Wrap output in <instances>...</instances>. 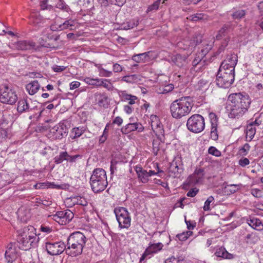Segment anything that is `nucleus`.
Masks as SVG:
<instances>
[{
  "label": "nucleus",
  "mask_w": 263,
  "mask_h": 263,
  "mask_svg": "<svg viewBox=\"0 0 263 263\" xmlns=\"http://www.w3.org/2000/svg\"><path fill=\"white\" fill-rule=\"evenodd\" d=\"M17 242L20 249L23 250L30 249L39 241L35 229L31 226L25 227L17 231Z\"/></svg>",
  "instance_id": "1"
},
{
  "label": "nucleus",
  "mask_w": 263,
  "mask_h": 263,
  "mask_svg": "<svg viewBox=\"0 0 263 263\" xmlns=\"http://www.w3.org/2000/svg\"><path fill=\"white\" fill-rule=\"evenodd\" d=\"M87 240L85 236L80 232L71 234L67 238L66 253L73 257L81 254Z\"/></svg>",
  "instance_id": "2"
},
{
  "label": "nucleus",
  "mask_w": 263,
  "mask_h": 263,
  "mask_svg": "<svg viewBox=\"0 0 263 263\" xmlns=\"http://www.w3.org/2000/svg\"><path fill=\"white\" fill-rule=\"evenodd\" d=\"M229 100L231 103L230 115L231 118L238 117L243 115L248 110L250 104L249 97L240 93L230 95Z\"/></svg>",
  "instance_id": "3"
},
{
  "label": "nucleus",
  "mask_w": 263,
  "mask_h": 263,
  "mask_svg": "<svg viewBox=\"0 0 263 263\" xmlns=\"http://www.w3.org/2000/svg\"><path fill=\"white\" fill-rule=\"evenodd\" d=\"M193 106V100L190 97H182L173 101L170 106L172 117L177 119L187 116Z\"/></svg>",
  "instance_id": "4"
},
{
  "label": "nucleus",
  "mask_w": 263,
  "mask_h": 263,
  "mask_svg": "<svg viewBox=\"0 0 263 263\" xmlns=\"http://www.w3.org/2000/svg\"><path fill=\"white\" fill-rule=\"evenodd\" d=\"M151 120L152 128L157 137V139H153V151L154 154L157 155L160 149L161 144L165 141L164 130L162 124L156 116H151Z\"/></svg>",
  "instance_id": "5"
},
{
  "label": "nucleus",
  "mask_w": 263,
  "mask_h": 263,
  "mask_svg": "<svg viewBox=\"0 0 263 263\" xmlns=\"http://www.w3.org/2000/svg\"><path fill=\"white\" fill-rule=\"evenodd\" d=\"M90 182L93 192L99 193L104 191L108 184L105 170L100 168L94 170L91 176Z\"/></svg>",
  "instance_id": "6"
},
{
  "label": "nucleus",
  "mask_w": 263,
  "mask_h": 263,
  "mask_svg": "<svg viewBox=\"0 0 263 263\" xmlns=\"http://www.w3.org/2000/svg\"><path fill=\"white\" fill-rule=\"evenodd\" d=\"M186 126L187 129L193 133H200L204 129V119L200 115H193L188 119Z\"/></svg>",
  "instance_id": "7"
},
{
  "label": "nucleus",
  "mask_w": 263,
  "mask_h": 263,
  "mask_svg": "<svg viewBox=\"0 0 263 263\" xmlns=\"http://www.w3.org/2000/svg\"><path fill=\"white\" fill-rule=\"evenodd\" d=\"M114 213L120 228L128 229L130 226L131 218L126 209L117 207L114 209Z\"/></svg>",
  "instance_id": "8"
},
{
  "label": "nucleus",
  "mask_w": 263,
  "mask_h": 263,
  "mask_svg": "<svg viewBox=\"0 0 263 263\" xmlns=\"http://www.w3.org/2000/svg\"><path fill=\"white\" fill-rule=\"evenodd\" d=\"M234 80V76L232 73H226L223 69H219L216 80V84L221 88H228L233 83Z\"/></svg>",
  "instance_id": "9"
},
{
  "label": "nucleus",
  "mask_w": 263,
  "mask_h": 263,
  "mask_svg": "<svg viewBox=\"0 0 263 263\" xmlns=\"http://www.w3.org/2000/svg\"><path fill=\"white\" fill-rule=\"evenodd\" d=\"M0 93V101L2 103L12 105L17 100L15 91L7 86L1 88Z\"/></svg>",
  "instance_id": "10"
},
{
  "label": "nucleus",
  "mask_w": 263,
  "mask_h": 263,
  "mask_svg": "<svg viewBox=\"0 0 263 263\" xmlns=\"http://www.w3.org/2000/svg\"><path fill=\"white\" fill-rule=\"evenodd\" d=\"M46 250L50 255H58L66 251V245L62 241L47 242L45 245Z\"/></svg>",
  "instance_id": "11"
},
{
  "label": "nucleus",
  "mask_w": 263,
  "mask_h": 263,
  "mask_svg": "<svg viewBox=\"0 0 263 263\" xmlns=\"http://www.w3.org/2000/svg\"><path fill=\"white\" fill-rule=\"evenodd\" d=\"M50 132L52 134L54 138L61 139L64 137L67 136L68 128L64 122H60L58 125L54 126L50 130Z\"/></svg>",
  "instance_id": "12"
},
{
  "label": "nucleus",
  "mask_w": 263,
  "mask_h": 263,
  "mask_svg": "<svg viewBox=\"0 0 263 263\" xmlns=\"http://www.w3.org/2000/svg\"><path fill=\"white\" fill-rule=\"evenodd\" d=\"M204 174V171L203 168H196L194 173L188 177L186 181L187 184L193 185L202 182Z\"/></svg>",
  "instance_id": "13"
},
{
  "label": "nucleus",
  "mask_w": 263,
  "mask_h": 263,
  "mask_svg": "<svg viewBox=\"0 0 263 263\" xmlns=\"http://www.w3.org/2000/svg\"><path fill=\"white\" fill-rule=\"evenodd\" d=\"M144 130V127L139 122L129 123L121 128V131L123 134H128L134 131H137L139 133Z\"/></svg>",
  "instance_id": "14"
},
{
  "label": "nucleus",
  "mask_w": 263,
  "mask_h": 263,
  "mask_svg": "<svg viewBox=\"0 0 263 263\" xmlns=\"http://www.w3.org/2000/svg\"><path fill=\"white\" fill-rule=\"evenodd\" d=\"M163 247V245L161 242L149 244V246L146 249L141 257L140 262H142V261L144 260L147 255L153 253H156L161 250Z\"/></svg>",
  "instance_id": "15"
},
{
  "label": "nucleus",
  "mask_w": 263,
  "mask_h": 263,
  "mask_svg": "<svg viewBox=\"0 0 263 263\" xmlns=\"http://www.w3.org/2000/svg\"><path fill=\"white\" fill-rule=\"evenodd\" d=\"M5 255L8 263H12L17 258L16 248L12 243H10L8 245Z\"/></svg>",
  "instance_id": "16"
},
{
  "label": "nucleus",
  "mask_w": 263,
  "mask_h": 263,
  "mask_svg": "<svg viewBox=\"0 0 263 263\" xmlns=\"http://www.w3.org/2000/svg\"><path fill=\"white\" fill-rule=\"evenodd\" d=\"M209 118L211 123V137L214 140H216L218 138L217 133L218 118L215 114L210 112Z\"/></svg>",
  "instance_id": "17"
},
{
  "label": "nucleus",
  "mask_w": 263,
  "mask_h": 263,
  "mask_svg": "<svg viewBox=\"0 0 263 263\" xmlns=\"http://www.w3.org/2000/svg\"><path fill=\"white\" fill-rule=\"evenodd\" d=\"M153 52L152 51L135 54L133 56L132 60L137 63H145L149 61L152 58Z\"/></svg>",
  "instance_id": "18"
},
{
  "label": "nucleus",
  "mask_w": 263,
  "mask_h": 263,
  "mask_svg": "<svg viewBox=\"0 0 263 263\" xmlns=\"http://www.w3.org/2000/svg\"><path fill=\"white\" fill-rule=\"evenodd\" d=\"M237 62V57L235 54H232L224 60L220 66V68L224 69V66L230 68L231 70H234L235 66Z\"/></svg>",
  "instance_id": "19"
},
{
  "label": "nucleus",
  "mask_w": 263,
  "mask_h": 263,
  "mask_svg": "<svg viewBox=\"0 0 263 263\" xmlns=\"http://www.w3.org/2000/svg\"><path fill=\"white\" fill-rule=\"evenodd\" d=\"M234 29V26L231 23H228L224 24L221 29L218 31L216 36L217 40H221L223 37H226L229 33L231 32Z\"/></svg>",
  "instance_id": "20"
},
{
  "label": "nucleus",
  "mask_w": 263,
  "mask_h": 263,
  "mask_svg": "<svg viewBox=\"0 0 263 263\" xmlns=\"http://www.w3.org/2000/svg\"><path fill=\"white\" fill-rule=\"evenodd\" d=\"M41 8L43 10H49L51 12L50 15H46L45 19L52 20L54 18L57 14L53 6L48 4V0H44L40 3Z\"/></svg>",
  "instance_id": "21"
},
{
  "label": "nucleus",
  "mask_w": 263,
  "mask_h": 263,
  "mask_svg": "<svg viewBox=\"0 0 263 263\" xmlns=\"http://www.w3.org/2000/svg\"><path fill=\"white\" fill-rule=\"evenodd\" d=\"M13 46L17 50H27L33 48L35 46V44L32 42L20 41L14 43Z\"/></svg>",
  "instance_id": "22"
},
{
  "label": "nucleus",
  "mask_w": 263,
  "mask_h": 263,
  "mask_svg": "<svg viewBox=\"0 0 263 263\" xmlns=\"http://www.w3.org/2000/svg\"><path fill=\"white\" fill-rule=\"evenodd\" d=\"M18 218L22 222H26L30 218V210L25 206H21L17 211Z\"/></svg>",
  "instance_id": "23"
},
{
  "label": "nucleus",
  "mask_w": 263,
  "mask_h": 263,
  "mask_svg": "<svg viewBox=\"0 0 263 263\" xmlns=\"http://www.w3.org/2000/svg\"><path fill=\"white\" fill-rule=\"evenodd\" d=\"M29 102H31L30 100H28L26 99H21L17 103V110L20 113L24 112H28L32 109L30 106Z\"/></svg>",
  "instance_id": "24"
},
{
  "label": "nucleus",
  "mask_w": 263,
  "mask_h": 263,
  "mask_svg": "<svg viewBox=\"0 0 263 263\" xmlns=\"http://www.w3.org/2000/svg\"><path fill=\"white\" fill-rule=\"evenodd\" d=\"M247 222L251 228L256 230L261 231L263 230V224L258 218L250 217L247 219Z\"/></svg>",
  "instance_id": "25"
},
{
  "label": "nucleus",
  "mask_w": 263,
  "mask_h": 263,
  "mask_svg": "<svg viewBox=\"0 0 263 263\" xmlns=\"http://www.w3.org/2000/svg\"><path fill=\"white\" fill-rule=\"evenodd\" d=\"M76 24V22L75 20L69 19L67 21H65L63 24H60L57 28V30L58 31L64 30L65 29H69L72 30L73 29Z\"/></svg>",
  "instance_id": "26"
},
{
  "label": "nucleus",
  "mask_w": 263,
  "mask_h": 263,
  "mask_svg": "<svg viewBox=\"0 0 263 263\" xmlns=\"http://www.w3.org/2000/svg\"><path fill=\"white\" fill-rule=\"evenodd\" d=\"M40 88V85L36 80L33 81L26 86L27 91L30 95H34Z\"/></svg>",
  "instance_id": "27"
},
{
  "label": "nucleus",
  "mask_w": 263,
  "mask_h": 263,
  "mask_svg": "<svg viewBox=\"0 0 263 263\" xmlns=\"http://www.w3.org/2000/svg\"><path fill=\"white\" fill-rule=\"evenodd\" d=\"M31 22L35 26L40 27L43 24L44 19L38 12H33L31 15Z\"/></svg>",
  "instance_id": "28"
},
{
  "label": "nucleus",
  "mask_w": 263,
  "mask_h": 263,
  "mask_svg": "<svg viewBox=\"0 0 263 263\" xmlns=\"http://www.w3.org/2000/svg\"><path fill=\"white\" fill-rule=\"evenodd\" d=\"M59 215L63 220L64 225L68 223L73 217V213L69 210L59 211Z\"/></svg>",
  "instance_id": "29"
},
{
  "label": "nucleus",
  "mask_w": 263,
  "mask_h": 263,
  "mask_svg": "<svg viewBox=\"0 0 263 263\" xmlns=\"http://www.w3.org/2000/svg\"><path fill=\"white\" fill-rule=\"evenodd\" d=\"M120 97L121 98L122 101H128V104L130 105L134 104L135 103V101L138 99L136 96L128 94L125 91H121Z\"/></svg>",
  "instance_id": "30"
},
{
  "label": "nucleus",
  "mask_w": 263,
  "mask_h": 263,
  "mask_svg": "<svg viewBox=\"0 0 263 263\" xmlns=\"http://www.w3.org/2000/svg\"><path fill=\"white\" fill-rule=\"evenodd\" d=\"M173 62L177 66L181 67L186 63V57L178 54L172 57Z\"/></svg>",
  "instance_id": "31"
},
{
  "label": "nucleus",
  "mask_w": 263,
  "mask_h": 263,
  "mask_svg": "<svg viewBox=\"0 0 263 263\" xmlns=\"http://www.w3.org/2000/svg\"><path fill=\"white\" fill-rule=\"evenodd\" d=\"M86 130L84 126H80L72 128L70 137L72 139L80 137Z\"/></svg>",
  "instance_id": "32"
},
{
  "label": "nucleus",
  "mask_w": 263,
  "mask_h": 263,
  "mask_svg": "<svg viewBox=\"0 0 263 263\" xmlns=\"http://www.w3.org/2000/svg\"><path fill=\"white\" fill-rule=\"evenodd\" d=\"M256 133V129L253 127V124H249L247 127L246 140L251 141L253 138Z\"/></svg>",
  "instance_id": "33"
},
{
  "label": "nucleus",
  "mask_w": 263,
  "mask_h": 263,
  "mask_svg": "<svg viewBox=\"0 0 263 263\" xmlns=\"http://www.w3.org/2000/svg\"><path fill=\"white\" fill-rule=\"evenodd\" d=\"M207 17L206 14L196 13L189 16L187 18L193 22H197L201 20H206Z\"/></svg>",
  "instance_id": "34"
},
{
  "label": "nucleus",
  "mask_w": 263,
  "mask_h": 263,
  "mask_svg": "<svg viewBox=\"0 0 263 263\" xmlns=\"http://www.w3.org/2000/svg\"><path fill=\"white\" fill-rule=\"evenodd\" d=\"M72 200L73 204L81 205L83 206H86L88 204L86 199L84 197L81 196H74L72 198Z\"/></svg>",
  "instance_id": "35"
},
{
  "label": "nucleus",
  "mask_w": 263,
  "mask_h": 263,
  "mask_svg": "<svg viewBox=\"0 0 263 263\" xmlns=\"http://www.w3.org/2000/svg\"><path fill=\"white\" fill-rule=\"evenodd\" d=\"M138 20H133L123 24L121 27L122 29L125 30L130 29L136 27L138 25Z\"/></svg>",
  "instance_id": "36"
},
{
  "label": "nucleus",
  "mask_w": 263,
  "mask_h": 263,
  "mask_svg": "<svg viewBox=\"0 0 263 263\" xmlns=\"http://www.w3.org/2000/svg\"><path fill=\"white\" fill-rule=\"evenodd\" d=\"M68 154L66 152H63L60 153L59 156H56L54 158V162L57 164L62 163L64 160L68 161Z\"/></svg>",
  "instance_id": "37"
},
{
  "label": "nucleus",
  "mask_w": 263,
  "mask_h": 263,
  "mask_svg": "<svg viewBox=\"0 0 263 263\" xmlns=\"http://www.w3.org/2000/svg\"><path fill=\"white\" fill-rule=\"evenodd\" d=\"M139 80V76L137 74L125 76L122 78V80L123 81L129 83L137 82Z\"/></svg>",
  "instance_id": "38"
},
{
  "label": "nucleus",
  "mask_w": 263,
  "mask_h": 263,
  "mask_svg": "<svg viewBox=\"0 0 263 263\" xmlns=\"http://www.w3.org/2000/svg\"><path fill=\"white\" fill-rule=\"evenodd\" d=\"M246 241L248 244H254L258 240V237L254 233L248 234L246 237Z\"/></svg>",
  "instance_id": "39"
},
{
  "label": "nucleus",
  "mask_w": 263,
  "mask_h": 263,
  "mask_svg": "<svg viewBox=\"0 0 263 263\" xmlns=\"http://www.w3.org/2000/svg\"><path fill=\"white\" fill-rule=\"evenodd\" d=\"M215 255L217 257H222L223 258H230L231 255L224 248H220L215 252Z\"/></svg>",
  "instance_id": "40"
},
{
  "label": "nucleus",
  "mask_w": 263,
  "mask_h": 263,
  "mask_svg": "<svg viewBox=\"0 0 263 263\" xmlns=\"http://www.w3.org/2000/svg\"><path fill=\"white\" fill-rule=\"evenodd\" d=\"M85 82L89 85L100 87L102 79H91L87 78L85 79Z\"/></svg>",
  "instance_id": "41"
},
{
  "label": "nucleus",
  "mask_w": 263,
  "mask_h": 263,
  "mask_svg": "<svg viewBox=\"0 0 263 263\" xmlns=\"http://www.w3.org/2000/svg\"><path fill=\"white\" fill-rule=\"evenodd\" d=\"M56 7L67 12L71 11L69 6L63 0L58 1L56 4Z\"/></svg>",
  "instance_id": "42"
},
{
  "label": "nucleus",
  "mask_w": 263,
  "mask_h": 263,
  "mask_svg": "<svg viewBox=\"0 0 263 263\" xmlns=\"http://www.w3.org/2000/svg\"><path fill=\"white\" fill-rule=\"evenodd\" d=\"M161 4V0L156 1L153 4L149 5L147 9L146 12H151L153 11H156L158 9L160 5Z\"/></svg>",
  "instance_id": "43"
},
{
  "label": "nucleus",
  "mask_w": 263,
  "mask_h": 263,
  "mask_svg": "<svg viewBox=\"0 0 263 263\" xmlns=\"http://www.w3.org/2000/svg\"><path fill=\"white\" fill-rule=\"evenodd\" d=\"M230 40V37H226L223 42L221 43V46L219 47L218 50L216 52V55H218L221 52H223L225 48L228 44V43Z\"/></svg>",
  "instance_id": "44"
},
{
  "label": "nucleus",
  "mask_w": 263,
  "mask_h": 263,
  "mask_svg": "<svg viewBox=\"0 0 263 263\" xmlns=\"http://www.w3.org/2000/svg\"><path fill=\"white\" fill-rule=\"evenodd\" d=\"M230 40V37H226L223 42L221 43V46L219 47L218 50L216 52V55H218L221 52H223L225 48L228 44V43Z\"/></svg>",
  "instance_id": "45"
},
{
  "label": "nucleus",
  "mask_w": 263,
  "mask_h": 263,
  "mask_svg": "<svg viewBox=\"0 0 263 263\" xmlns=\"http://www.w3.org/2000/svg\"><path fill=\"white\" fill-rule=\"evenodd\" d=\"M98 69L99 71V76L101 77H110L112 74L111 71L107 70L103 68L99 67Z\"/></svg>",
  "instance_id": "46"
},
{
  "label": "nucleus",
  "mask_w": 263,
  "mask_h": 263,
  "mask_svg": "<svg viewBox=\"0 0 263 263\" xmlns=\"http://www.w3.org/2000/svg\"><path fill=\"white\" fill-rule=\"evenodd\" d=\"M138 177L142 183H146L148 180V173L146 170L141 172V173Z\"/></svg>",
  "instance_id": "47"
},
{
  "label": "nucleus",
  "mask_w": 263,
  "mask_h": 263,
  "mask_svg": "<svg viewBox=\"0 0 263 263\" xmlns=\"http://www.w3.org/2000/svg\"><path fill=\"white\" fill-rule=\"evenodd\" d=\"M245 12L243 10H239L234 12L232 16L234 19H240L245 15Z\"/></svg>",
  "instance_id": "48"
},
{
  "label": "nucleus",
  "mask_w": 263,
  "mask_h": 263,
  "mask_svg": "<svg viewBox=\"0 0 263 263\" xmlns=\"http://www.w3.org/2000/svg\"><path fill=\"white\" fill-rule=\"evenodd\" d=\"M208 152L210 154H211L216 157H219L221 155V152L213 146H211L209 147L208 149Z\"/></svg>",
  "instance_id": "49"
},
{
  "label": "nucleus",
  "mask_w": 263,
  "mask_h": 263,
  "mask_svg": "<svg viewBox=\"0 0 263 263\" xmlns=\"http://www.w3.org/2000/svg\"><path fill=\"white\" fill-rule=\"evenodd\" d=\"M214 197L212 196H210L204 202V205L203 206V210L204 211H209L211 210L210 209V204L214 201Z\"/></svg>",
  "instance_id": "50"
},
{
  "label": "nucleus",
  "mask_w": 263,
  "mask_h": 263,
  "mask_svg": "<svg viewBox=\"0 0 263 263\" xmlns=\"http://www.w3.org/2000/svg\"><path fill=\"white\" fill-rule=\"evenodd\" d=\"M48 217H52V219L58 222L60 224L64 225L63 223V220H62V218L59 215V212H57V213L53 215H49Z\"/></svg>",
  "instance_id": "51"
},
{
  "label": "nucleus",
  "mask_w": 263,
  "mask_h": 263,
  "mask_svg": "<svg viewBox=\"0 0 263 263\" xmlns=\"http://www.w3.org/2000/svg\"><path fill=\"white\" fill-rule=\"evenodd\" d=\"M251 194L255 197L260 198L262 196V192L258 189H252L251 190Z\"/></svg>",
  "instance_id": "52"
},
{
  "label": "nucleus",
  "mask_w": 263,
  "mask_h": 263,
  "mask_svg": "<svg viewBox=\"0 0 263 263\" xmlns=\"http://www.w3.org/2000/svg\"><path fill=\"white\" fill-rule=\"evenodd\" d=\"M240 184H230L228 185L227 187L231 193H234L240 189Z\"/></svg>",
  "instance_id": "53"
},
{
  "label": "nucleus",
  "mask_w": 263,
  "mask_h": 263,
  "mask_svg": "<svg viewBox=\"0 0 263 263\" xmlns=\"http://www.w3.org/2000/svg\"><path fill=\"white\" fill-rule=\"evenodd\" d=\"M250 163L249 160L246 157H242L238 161V164L241 166V167H245L247 165H249Z\"/></svg>",
  "instance_id": "54"
},
{
  "label": "nucleus",
  "mask_w": 263,
  "mask_h": 263,
  "mask_svg": "<svg viewBox=\"0 0 263 263\" xmlns=\"http://www.w3.org/2000/svg\"><path fill=\"white\" fill-rule=\"evenodd\" d=\"M250 146L249 144L246 143L243 147L239 149L240 153L242 155H246L250 150Z\"/></svg>",
  "instance_id": "55"
},
{
  "label": "nucleus",
  "mask_w": 263,
  "mask_h": 263,
  "mask_svg": "<svg viewBox=\"0 0 263 263\" xmlns=\"http://www.w3.org/2000/svg\"><path fill=\"white\" fill-rule=\"evenodd\" d=\"M192 233L191 231H187L181 234H178L177 237L181 241H184L188 238V233Z\"/></svg>",
  "instance_id": "56"
},
{
  "label": "nucleus",
  "mask_w": 263,
  "mask_h": 263,
  "mask_svg": "<svg viewBox=\"0 0 263 263\" xmlns=\"http://www.w3.org/2000/svg\"><path fill=\"white\" fill-rule=\"evenodd\" d=\"M198 89L203 91L207 89L208 83L203 80H200L198 83Z\"/></svg>",
  "instance_id": "57"
},
{
  "label": "nucleus",
  "mask_w": 263,
  "mask_h": 263,
  "mask_svg": "<svg viewBox=\"0 0 263 263\" xmlns=\"http://www.w3.org/2000/svg\"><path fill=\"white\" fill-rule=\"evenodd\" d=\"M100 86H103L104 88L110 90L111 87V83L108 82L106 79H102V82H101Z\"/></svg>",
  "instance_id": "58"
},
{
  "label": "nucleus",
  "mask_w": 263,
  "mask_h": 263,
  "mask_svg": "<svg viewBox=\"0 0 263 263\" xmlns=\"http://www.w3.org/2000/svg\"><path fill=\"white\" fill-rule=\"evenodd\" d=\"M113 71L115 72H120L123 70V67L119 64L116 63L113 65Z\"/></svg>",
  "instance_id": "59"
},
{
  "label": "nucleus",
  "mask_w": 263,
  "mask_h": 263,
  "mask_svg": "<svg viewBox=\"0 0 263 263\" xmlns=\"http://www.w3.org/2000/svg\"><path fill=\"white\" fill-rule=\"evenodd\" d=\"M174 87L173 84H168L164 87L162 92L163 93H165L170 92L174 89Z\"/></svg>",
  "instance_id": "60"
},
{
  "label": "nucleus",
  "mask_w": 263,
  "mask_h": 263,
  "mask_svg": "<svg viewBox=\"0 0 263 263\" xmlns=\"http://www.w3.org/2000/svg\"><path fill=\"white\" fill-rule=\"evenodd\" d=\"M66 69V67L64 66L54 65L52 67V69L54 71L57 72H61Z\"/></svg>",
  "instance_id": "61"
},
{
  "label": "nucleus",
  "mask_w": 263,
  "mask_h": 263,
  "mask_svg": "<svg viewBox=\"0 0 263 263\" xmlns=\"http://www.w3.org/2000/svg\"><path fill=\"white\" fill-rule=\"evenodd\" d=\"M198 192V190H197V189H191L187 192V196L188 197H193L196 195V194H197Z\"/></svg>",
  "instance_id": "62"
},
{
  "label": "nucleus",
  "mask_w": 263,
  "mask_h": 263,
  "mask_svg": "<svg viewBox=\"0 0 263 263\" xmlns=\"http://www.w3.org/2000/svg\"><path fill=\"white\" fill-rule=\"evenodd\" d=\"M124 110L127 114H130L133 111L134 108L132 107V105H126L124 106Z\"/></svg>",
  "instance_id": "63"
},
{
  "label": "nucleus",
  "mask_w": 263,
  "mask_h": 263,
  "mask_svg": "<svg viewBox=\"0 0 263 263\" xmlns=\"http://www.w3.org/2000/svg\"><path fill=\"white\" fill-rule=\"evenodd\" d=\"M80 86V83L78 81H73L70 84V89L71 90L78 88Z\"/></svg>",
  "instance_id": "64"
}]
</instances>
